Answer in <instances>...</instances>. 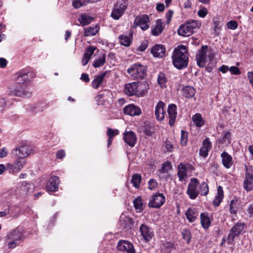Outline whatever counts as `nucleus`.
<instances>
[{
    "instance_id": "38",
    "label": "nucleus",
    "mask_w": 253,
    "mask_h": 253,
    "mask_svg": "<svg viewBox=\"0 0 253 253\" xmlns=\"http://www.w3.org/2000/svg\"><path fill=\"white\" fill-rule=\"evenodd\" d=\"M198 189L199 194L202 196H206L209 193V186L205 182H203L200 184H199Z\"/></svg>"
},
{
    "instance_id": "63",
    "label": "nucleus",
    "mask_w": 253,
    "mask_h": 253,
    "mask_svg": "<svg viewBox=\"0 0 253 253\" xmlns=\"http://www.w3.org/2000/svg\"><path fill=\"white\" fill-rule=\"evenodd\" d=\"M7 61L3 58H0V66L1 68H4L7 65Z\"/></svg>"
},
{
    "instance_id": "15",
    "label": "nucleus",
    "mask_w": 253,
    "mask_h": 253,
    "mask_svg": "<svg viewBox=\"0 0 253 253\" xmlns=\"http://www.w3.org/2000/svg\"><path fill=\"white\" fill-rule=\"evenodd\" d=\"M119 251L126 253H135V250L133 244L126 240H120L117 245Z\"/></svg>"
},
{
    "instance_id": "9",
    "label": "nucleus",
    "mask_w": 253,
    "mask_h": 253,
    "mask_svg": "<svg viewBox=\"0 0 253 253\" xmlns=\"http://www.w3.org/2000/svg\"><path fill=\"white\" fill-rule=\"evenodd\" d=\"M199 182L198 179L192 178L188 185L186 191L190 199L195 200L199 194L198 189Z\"/></svg>"
},
{
    "instance_id": "48",
    "label": "nucleus",
    "mask_w": 253,
    "mask_h": 253,
    "mask_svg": "<svg viewBox=\"0 0 253 253\" xmlns=\"http://www.w3.org/2000/svg\"><path fill=\"white\" fill-rule=\"evenodd\" d=\"M227 27L229 29L235 30L238 27V24L235 21L231 20L227 23Z\"/></svg>"
},
{
    "instance_id": "61",
    "label": "nucleus",
    "mask_w": 253,
    "mask_h": 253,
    "mask_svg": "<svg viewBox=\"0 0 253 253\" xmlns=\"http://www.w3.org/2000/svg\"><path fill=\"white\" fill-rule=\"evenodd\" d=\"M156 9L160 12L163 11L165 9L164 4L162 3H159L156 5Z\"/></svg>"
},
{
    "instance_id": "49",
    "label": "nucleus",
    "mask_w": 253,
    "mask_h": 253,
    "mask_svg": "<svg viewBox=\"0 0 253 253\" xmlns=\"http://www.w3.org/2000/svg\"><path fill=\"white\" fill-rule=\"evenodd\" d=\"M203 147L210 150L211 148V144L209 138H206L203 142Z\"/></svg>"
},
{
    "instance_id": "6",
    "label": "nucleus",
    "mask_w": 253,
    "mask_h": 253,
    "mask_svg": "<svg viewBox=\"0 0 253 253\" xmlns=\"http://www.w3.org/2000/svg\"><path fill=\"white\" fill-rule=\"evenodd\" d=\"M127 2L125 0H118L114 6L111 16L114 20H118L124 14L127 8Z\"/></svg>"
},
{
    "instance_id": "60",
    "label": "nucleus",
    "mask_w": 253,
    "mask_h": 253,
    "mask_svg": "<svg viewBox=\"0 0 253 253\" xmlns=\"http://www.w3.org/2000/svg\"><path fill=\"white\" fill-rule=\"evenodd\" d=\"M56 155L57 159H61L65 156V151L63 150H59L57 152Z\"/></svg>"
},
{
    "instance_id": "16",
    "label": "nucleus",
    "mask_w": 253,
    "mask_h": 253,
    "mask_svg": "<svg viewBox=\"0 0 253 253\" xmlns=\"http://www.w3.org/2000/svg\"><path fill=\"white\" fill-rule=\"evenodd\" d=\"M165 202V197L163 194L158 193L154 195L149 201V206L154 208L161 207Z\"/></svg>"
},
{
    "instance_id": "47",
    "label": "nucleus",
    "mask_w": 253,
    "mask_h": 253,
    "mask_svg": "<svg viewBox=\"0 0 253 253\" xmlns=\"http://www.w3.org/2000/svg\"><path fill=\"white\" fill-rule=\"evenodd\" d=\"M85 5V4L82 0H76L72 2V5L75 8L77 9Z\"/></svg>"
},
{
    "instance_id": "28",
    "label": "nucleus",
    "mask_w": 253,
    "mask_h": 253,
    "mask_svg": "<svg viewBox=\"0 0 253 253\" xmlns=\"http://www.w3.org/2000/svg\"><path fill=\"white\" fill-rule=\"evenodd\" d=\"M185 216L190 222H195L198 216V213L194 208H189L185 212Z\"/></svg>"
},
{
    "instance_id": "7",
    "label": "nucleus",
    "mask_w": 253,
    "mask_h": 253,
    "mask_svg": "<svg viewBox=\"0 0 253 253\" xmlns=\"http://www.w3.org/2000/svg\"><path fill=\"white\" fill-rule=\"evenodd\" d=\"M32 153L31 148L27 145L20 146L13 149L11 152V157L13 159H24L29 156Z\"/></svg>"
},
{
    "instance_id": "45",
    "label": "nucleus",
    "mask_w": 253,
    "mask_h": 253,
    "mask_svg": "<svg viewBox=\"0 0 253 253\" xmlns=\"http://www.w3.org/2000/svg\"><path fill=\"white\" fill-rule=\"evenodd\" d=\"M119 133V131L118 129H113L112 128H108L107 132V134L109 138H111L112 139Z\"/></svg>"
},
{
    "instance_id": "27",
    "label": "nucleus",
    "mask_w": 253,
    "mask_h": 253,
    "mask_svg": "<svg viewBox=\"0 0 253 253\" xmlns=\"http://www.w3.org/2000/svg\"><path fill=\"white\" fill-rule=\"evenodd\" d=\"M164 28L165 24L162 19H158L156 21V26L151 30V34L154 36H159L162 33Z\"/></svg>"
},
{
    "instance_id": "8",
    "label": "nucleus",
    "mask_w": 253,
    "mask_h": 253,
    "mask_svg": "<svg viewBox=\"0 0 253 253\" xmlns=\"http://www.w3.org/2000/svg\"><path fill=\"white\" fill-rule=\"evenodd\" d=\"M150 18L148 15L146 14L139 15L135 18L133 26L134 28L139 27L142 30L146 31L150 27Z\"/></svg>"
},
{
    "instance_id": "41",
    "label": "nucleus",
    "mask_w": 253,
    "mask_h": 253,
    "mask_svg": "<svg viewBox=\"0 0 253 253\" xmlns=\"http://www.w3.org/2000/svg\"><path fill=\"white\" fill-rule=\"evenodd\" d=\"M141 180V176L137 173L133 174L131 179V183L135 188H138Z\"/></svg>"
},
{
    "instance_id": "57",
    "label": "nucleus",
    "mask_w": 253,
    "mask_h": 253,
    "mask_svg": "<svg viewBox=\"0 0 253 253\" xmlns=\"http://www.w3.org/2000/svg\"><path fill=\"white\" fill-rule=\"evenodd\" d=\"M95 49V48L94 47L90 46L87 49L86 52L84 54L88 57H90V56L93 54Z\"/></svg>"
},
{
    "instance_id": "50",
    "label": "nucleus",
    "mask_w": 253,
    "mask_h": 253,
    "mask_svg": "<svg viewBox=\"0 0 253 253\" xmlns=\"http://www.w3.org/2000/svg\"><path fill=\"white\" fill-rule=\"evenodd\" d=\"M230 211L232 214H236L237 212V206L233 200H232L230 204Z\"/></svg>"
},
{
    "instance_id": "2",
    "label": "nucleus",
    "mask_w": 253,
    "mask_h": 253,
    "mask_svg": "<svg viewBox=\"0 0 253 253\" xmlns=\"http://www.w3.org/2000/svg\"><path fill=\"white\" fill-rule=\"evenodd\" d=\"M172 63L175 67L178 69H182L188 66L189 56L185 45H180L175 48L173 52Z\"/></svg>"
},
{
    "instance_id": "5",
    "label": "nucleus",
    "mask_w": 253,
    "mask_h": 253,
    "mask_svg": "<svg viewBox=\"0 0 253 253\" xmlns=\"http://www.w3.org/2000/svg\"><path fill=\"white\" fill-rule=\"evenodd\" d=\"M127 73L133 79H143L146 74V67L141 64H134L127 69Z\"/></svg>"
},
{
    "instance_id": "39",
    "label": "nucleus",
    "mask_w": 253,
    "mask_h": 253,
    "mask_svg": "<svg viewBox=\"0 0 253 253\" xmlns=\"http://www.w3.org/2000/svg\"><path fill=\"white\" fill-rule=\"evenodd\" d=\"M133 205L134 208L141 211L143 210L142 200L141 197L138 196L133 200Z\"/></svg>"
},
{
    "instance_id": "17",
    "label": "nucleus",
    "mask_w": 253,
    "mask_h": 253,
    "mask_svg": "<svg viewBox=\"0 0 253 253\" xmlns=\"http://www.w3.org/2000/svg\"><path fill=\"white\" fill-rule=\"evenodd\" d=\"M123 139L127 145L132 148L135 146L137 137L136 134L133 131L131 130H126L123 133Z\"/></svg>"
},
{
    "instance_id": "21",
    "label": "nucleus",
    "mask_w": 253,
    "mask_h": 253,
    "mask_svg": "<svg viewBox=\"0 0 253 253\" xmlns=\"http://www.w3.org/2000/svg\"><path fill=\"white\" fill-rule=\"evenodd\" d=\"M176 109V106L174 104H170L168 106L169 124L170 126H172L174 124L177 116Z\"/></svg>"
},
{
    "instance_id": "58",
    "label": "nucleus",
    "mask_w": 253,
    "mask_h": 253,
    "mask_svg": "<svg viewBox=\"0 0 253 253\" xmlns=\"http://www.w3.org/2000/svg\"><path fill=\"white\" fill-rule=\"evenodd\" d=\"M165 146L168 151L171 152L173 149V146L169 141H166Z\"/></svg>"
},
{
    "instance_id": "11",
    "label": "nucleus",
    "mask_w": 253,
    "mask_h": 253,
    "mask_svg": "<svg viewBox=\"0 0 253 253\" xmlns=\"http://www.w3.org/2000/svg\"><path fill=\"white\" fill-rule=\"evenodd\" d=\"M244 227L245 224L240 222L237 223L232 227L227 238V242L229 244H233L235 237L241 233Z\"/></svg>"
},
{
    "instance_id": "59",
    "label": "nucleus",
    "mask_w": 253,
    "mask_h": 253,
    "mask_svg": "<svg viewBox=\"0 0 253 253\" xmlns=\"http://www.w3.org/2000/svg\"><path fill=\"white\" fill-rule=\"evenodd\" d=\"M80 79L85 83H88L90 81L89 76L86 73L82 74Z\"/></svg>"
},
{
    "instance_id": "25",
    "label": "nucleus",
    "mask_w": 253,
    "mask_h": 253,
    "mask_svg": "<svg viewBox=\"0 0 253 253\" xmlns=\"http://www.w3.org/2000/svg\"><path fill=\"white\" fill-rule=\"evenodd\" d=\"M164 103L160 101L158 102L155 107V116L156 119L159 121L163 120L165 117V112L164 110Z\"/></svg>"
},
{
    "instance_id": "52",
    "label": "nucleus",
    "mask_w": 253,
    "mask_h": 253,
    "mask_svg": "<svg viewBox=\"0 0 253 253\" xmlns=\"http://www.w3.org/2000/svg\"><path fill=\"white\" fill-rule=\"evenodd\" d=\"M103 94H98L95 97V100L97 102V105H103L104 103V100L103 98Z\"/></svg>"
},
{
    "instance_id": "19",
    "label": "nucleus",
    "mask_w": 253,
    "mask_h": 253,
    "mask_svg": "<svg viewBox=\"0 0 253 253\" xmlns=\"http://www.w3.org/2000/svg\"><path fill=\"white\" fill-rule=\"evenodd\" d=\"M125 114L131 116H139L141 113V110L139 107L131 104L125 106L123 109Z\"/></svg>"
},
{
    "instance_id": "56",
    "label": "nucleus",
    "mask_w": 253,
    "mask_h": 253,
    "mask_svg": "<svg viewBox=\"0 0 253 253\" xmlns=\"http://www.w3.org/2000/svg\"><path fill=\"white\" fill-rule=\"evenodd\" d=\"M207 13L208 10L206 8H203L198 12L199 16L202 18H204L207 15Z\"/></svg>"
},
{
    "instance_id": "29",
    "label": "nucleus",
    "mask_w": 253,
    "mask_h": 253,
    "mask_svg": "<svg viewBox=\"0 0 253 253\" xmlns=\"http://www.w3.org/2000/svg\"><path fill=\"white\" fill-rule=\"evenodd\" d=\"M33 185L25 181L23 182L20 187V193L22 195H28L33 192Z\"/></svg>"
},
{
    "instance_id": "51",
    "label": "nucleus",
    "mask_w": 253,
    "mask_h": 253,
    "mask_svg": "<svg viewBox=\"0 0 253 253\" xmlns=\"http://www.w3.org/2000/svg\"><path fill=\"white\" fill-rule=\"evenodd\" d=\"M158 185L156 181L153 179H150L148 182V187L150 190L155 189Z\"/></svg>"
},
{
    "instance_id": "26",
    "label": "nucleus",
    "mask_w": 253,
    "mask_h": 253,
    "mask_svg": "<svg viewBox=\"0 0 253 253\" xmlns=\"http://www.w3.org/2000/svg\"><path fill=\"white\" fill-rule=\"evenodd\" d=\"M132 38V34L131 33L128 35L122 34L118 37L119 43L122 45L126 47H128L130 45Z\"/></svg>"
},
{
    "instance_id": "30",
    "label": "nucleus",
    "mask_w": 253,
    "mask_h": 253,
    "mask_svg": "<svg viewBox=\"0 0 253 253\" xmlns=\"http://www.w3.org/2000/svg\"><path fill=\"white\" fill-rule=\"evenodd\" d=\"M200 219L202 226L206 229L209 228L211 223L209 215L207 213H201Z\"/></svg>"
},
{
    "instance_id": "40",
    "label": "nucleus",
    "mask_w": 253,
    "mask_h": 253,
    "mask_svg": "<svg viewBox=\"0 0 253 253\" xmlns=\"http://www.w3.org/2000/svg\"><path fill=\"white\" fill-rule=\"evenodd\" d=\"M157 82L158 84L162 87L165 86V84L167 82V79L164 73L161 72L159 74L157 78Z\"/></svg>"
},
{
    "instance_id": "4",
    "label": "nucleus",
    "mask_w": 253,
    "mask_h": 253,
    "mask_svg": "<svg viewBox=\"0 0 253 253\" xmlns=\"http://www.w3.org/2000/svg\"><path fill=\"white\" fill-rule=\"evenodd\" d=\"M200 24L197 21H189L180 26L177 30V33L179 36L188 37L194 32V30L199 27Z\"/></svg>"
},
{
    "instance_id": "34",
    "label": "nucleus",
    "mask_w": 253,
    "mask_h": 253,
    "mask_svg": "<svg viewBox=\"0 0 253 253\" xmlns=\"http://www.w3.org/2000/svg\"><path fill=\"white\" fill-rule=\"evenodd\" d=\"M223 197V192L221 186H219L217 188V195L213 201V205L215 206H218L221 202Z\"/></svg>"
},
{
    "instance_id": "10",
    "label": "nucleus",
    "mask_w": 253,
    "mask_h": 253,
    "mask_svg": "<svg viewBox=\"0 0 253 253\" xmlns=\"http://www.w3.org/2000/svg\"><path fill=\"white\" fill-rule=\"evenodd\" d=\"M142 84L140 83H131L126 84L124 92L128 96L139 95L141 94Z\"/></svg>"
},
{
    "instance_id": "13",
    "label": "nucleus",
    "mask_w": 253,
    "mask_h": 253,
    "mask_svg": "<svg viewBox=\"0 0 253 253\" xmlns=\"http://www.w3.org/2000/svg\"><path fill=\"white\" fill-rule=\"evenodd\" d=\"M13 163H8L6 164V169L10 173H18L24 167L26 163L24 160L16 159Z\"/></svg>"
},
{
    "instance_id": "12",
    "label": "nucleus",
    "mask_w": 253,
    "mask_h": 253,
    "mask_svg": "<svg viewBox=\"0 0 253 253\" xmlns=\"http://www.w3.org/2000/svg\"><path fill=\"white\" fill-rule=\"evenodd\" d=\"M177 175L180 181L185 180L188 177L187 173L191 172L193 169V167L188 164L180 163L178 166Z\"/></svg>"
},
{
    "instance_id": "23",
    "label": "nucleus",
    "mask_w": 253,
    "mask_h": 253,
    "mask_svg": "<svg viewBox=\"0 0 253 253\" xmlns=\"http://www.w3.org/2000/svg\"><path fill=\"white\" fill-rule=\"evenodd\" d=\"M151 53L154 57L161 58L165 55L166 48L162 44H156L152 47Z\"/></svg>"
},
{
    "instance_id": "3",
    "label": "nucleus",
    "mask_w": 253,
    "mask_h": 253,
    "mask_svg": "<svg viewBox=\"0 0 253 253\" xmlns=\"http://www.w3.org/2000/svg\"><path fill=\"white\" fill-rule=\"evenodd\" d=\"M23 229L18 227L8 232L6 236V243L9 249L15 248L24 238Z\"/></svg>"
},
{
    "instance_id": "18",
    "label": "nucleus",
    "mask_w": 253,
    "mask_h": 253,
    "mask_svg": "<svg viewBox=\"0 0 253 253\" xmlns=\"http://www.w3.org/2000/svg\"><path fill=\"white\" fill-rule=\"evenodd\" d=\"M139 231L141 233V235L145 241L148 242L150 241L154 236L152 230L145 224H142L141 225Z\"/></svg>"
},
{
    "instance_id": "22",
    "label": "nucleus",
    "mask_w": 253,
    "mask_h": 253,
    "mask_svg": "<svg viewBox=\"0 0 253 253\" xmlns=\"http://www.w3.org/2000/svg\"><path fill=\"white\" fill-rule=\"evenodd\" d=\"M244 187L248 191L252 190L253 188V174L250 170H247L246 172Z\"/></svg>"
},
{
    "instance_id": "24",
    "label": "nucleus",
    "mask_w": 253,
    "mask_h": 253,
    "mask_svg": "<svg viewBox=\"0 0 253 253\" xmlns=\"http://www.w3.org/2000/svg\"><path fill=\"white\" fill-rule=\"evenodd\" d=\"M220 156L223 166L226 169H230L233 164L232 156L225 151L223 152Z\"/></svg>"
},
{
    "instance_id": "14",
    "label": "nucleus",
    "mask_w": 253,
    "mask_h": 253,
    "mask_svg": "<svg viewBox=\"0 0 253 253\" xmlns=\"http://www.w3.org/2000/svg\"><path fill=\"white\" fill-rule=\"evenodd\" d=\"M208 49L207 45L202 46L196 55L197 63L200 67H204L206 64Z\"/></svg>"
},
{
    "instance_id": "32",
    "label": "nucleus",
    "mask_w": 253,
    "mask_h": 253,
    "mask_svg": "<svg viewBox=\"0 0 253 253\" xmlns=\"http://www.w3.org/2000/svg\"><path fill=\"white\" fill-rule=\"evenodd\" d=\"M106 73H102L99 75L96 76L92 82V86L95 89L99 87L100 84L102 83L103 80L105 76Z\"/></svg>"
},
{
    "instance_id": "42",
    "label": "nucleus",
    "mask_w": 253,
    "mask_h": 253,
    "mask_svg": "<svg viewBox=\"0 0 253 253\" xmlns=\"http://www.w3.org/2000/svg\"><path fill=\"white\" fill-rule=\"evenodd\" d=\"M120 221L123 228H126L127 226H129L131 222L129 217L124 215L121 216Z\"/></svg>"
},
{
    "instance_id": "20",
    "label": "nucleus",
    "mask_w": 253,
    "mask_h": 253,
    "mask_svg": "<svg viewBox=\"0 0 253 253\" xmlns=\"http://www.w3.org/2000/svg\"><path fill=\"white\" fill-rule=\"evenodd\" d=\"M59 177L57 176L51 177L46 183V188L48 191L55 192L58 189Z\"/></svg>"
},
{
    "instance_id": "37",
    "label": "nucleus",
    "mask_w": 253,
    "mask_h": 253,
    "mask_svg": "<svg viewBox=\"0 0 253 253\" xmlns=\"http://www.w3.org/2000/svg\"><path fill=\"white\" fill-rule=\"evenodd\" d=\"M99 30V27L95 26V27H89L84 29V36L88 37L94 36Z\"/></svg>"
},
{
    "instance_id": "44",
    "label": "nucleus",
    "mask_w": 253,
    "mask_h": 253,
    "mask_svg": "<svg viewBox=\"0 0 253 253\" xmlns=\"http://www.w3.org/2000/svg\"><path fill=\"white\" fill-rule=\"evenodd\" d=\"M188 138V133L187 131L181 130L180 137V144L182 146H185L187 144Z\"/></svg>"
},
{
    "instance_id": "46",
    "label": "nucleus",
    "mask_w": 253,
    "mask_h": 253,
    "mask_svg": "<svg viewBox=\"0 0 253 253\" xmlns=\"http://www.w3.org/2000/svg\"><path fill=\"white\" fill-rule=\"evenodd\" d=\"M170 169L169 163H167L163 165L162 168L160 169V172L162 173H167Z\"/></svg>"
},
{
    "instance_id": "36",
    "label": "nucleus",
    "mask_w": 253,
    "mask_h": 253,
    "mask_svg": "<svg viewBox=\"0 0 253 253\" xmlns=\"http://www.w3.org/2000/svg\"><path fill=\"white\" fill-rule=\"evenodd\" d=\"M93 18L86 14H82L79 16V21L83 26L88 25L92 21Z\"/></svg>"
},
{
    "instance_id": "64",
    "label": "nucleus",
    "mask_w": 253,
    "mask_h": 253,
    "mask_svg": "<svg viewBox=\"0 0 253 253\" xmlns=\"http://www.w3.org/2000/svg\"><path fill=\"white\" fill-rule=\"evenodd\" d=\"M248 78L249 80L250 83L251 84H253V72H249L248 73Z\"/></svg>"
},
{
    "instance_id": "54",
    "label": "nucleus",
    "mask_w": 253,
    "mask_h": 253,
    "mask_svg": "<svg viewBox=\"0 0 253 253\" xmlns=\"http://www.w3.org/2000/svg\"><path fill=\"white\" fill-rule=\"evenodd\" d=\"M173 12L171 10H169L166 14V18L167 19V24H169L171 19Z\"/></svg>"
},
{
    "instance_id": "55",
    "label": "nucleus",
    "mask_w": 253,
    "mask_h": 253,
    "mask_svg": "<svg viewBox=\"0 0 253 253\" xmlns=\"http://www.w3.org/2000/svg\"><path fill=\"white\" fill-rule=\"evenodd\" d=\"M210 150L207 148H205L202 147L200 150L199 153L201 156L203 157H206L208 155V152Z\"/></svg>"
},
{
    "instance_id": "31",
    "label": "nucleus",
    "mask_w": 253,
    "mask_h": 253,
    "mask_svg": "<svg viewBox=\"0 0 253 253\" xmlns=\"http://www.w3.org/2000/svg\"><path fill=\"white\" fill-rule=\"evenodd\" d=\"M183 95L188 98L193 97L195 94V88L191 86H186L182 89Z\"/></svg>"
},
{
    "instance_id": "33",
    "label": "nucleus",
    "mask_w": 253,
    "mask_h": 253,
    "mask_svg": "<svg viewBox=\"0 0 253 253\" xmlns=\"http://www.w3.org/2000/svg\"><path fill=\"white\" fill-rule=\"evenodd\" d=\"M106 62V55L104 54H100L93 62V66L95 68L103 66Z\"/></svg>"
},
{
    "instance_id": "43",
    "label": "nucleus",
    "mask_w": 253,
    "mask_h": 253,
    "mask_svg": "<svg viewBox=\"0 0 253 253\" xmlns=\"http://www.w3.org/2000/svg\"><path fill=\"white\" fill-rule=\"evenodd\" d=\"M182 235L183 239L186 240L187 243H189L192 238V234L189 229H184L182 231Z\"/></svg>"
},
{
    "instance_id": "1",
    "label": "nucleus",
    "mask_w": 253,
    "mask_h": 253,
    "mask_svg": "<svg viewBox=\"0 0 253 253\" xmlns=\"http://www.w3.org/2000/svg\"><path fill=\"white\" fill-rule=\"evenodd\" d=\"M30 81L29 75L26 72H19L16 80V86L12 95L19 97H29L31 92L27 88L26 84Z\"/></svg>"
},
{
    "instance_id": "62",
    "label": "nucleus",
    "mask_w": 253,
    "mask_h": 253,
    "mask_svg": "<svg viewBox=\"0 0 253 253\" xmlns=\"http://www.w3.org/2000/svg\"><path fill=\"white\" fill-rule=\"evenodd\" d=\"M89 59H90V57H88L87 56H86V55H85L84 54L83 58L82 59V61L83 65L85 66L87 64Z\"/></svg>"
},
{
    "instance_id": "35",
    "label": "nucleus",
    "mask_w": 253,
    "mask_h": 253,
    "mask_svg": "<svg viewBox=\"0 0 253 253\" xmlns=\"http://www.w3.org/2000/svg\"><path fill=\"white\" fill-rule=\"evenodd\" d=\"M192 120L194 124L197 127H201L205 124V121L202 118L201 115L199 113H197L193 116Z\"/></svg>"
},
{
    "instance_id": "53",
    "label": "nucleus",
    "mask_w": 253,
    "mask_h": 253,
    "mask_svg": "<svg viewBox=\"0 0 253 253\" xmlns=\"http://www.w3.org/2000/svg\"><path fill=\"white\" fill-rule=\"evenodd\" d=\"M229 71L233 75H239L240 74L239 69L236 66H231L230 68H229Z\"/></svg>"
}]
</instances>
